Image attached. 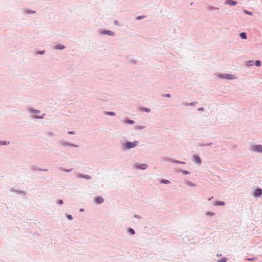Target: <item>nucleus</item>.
<instances>
[{
	"label": "nucleus",
	"instance_id": "f257e3e1",
	"mask_svg": "<svg viewBox=\"0 0 262 262\" xmlns=\"http://www.w3.org/2000/svg\"><path fill=\"white\" fill-rule=\"evenodd\" d=\"M139 144L138 141H134L133 142L125 141L121 142L120 143L121 148L122 150L126 151L131 148H135Z\"/></svg>",
	"mask_w": 262,
	"mask_h": 262
},
{
	"label": "nucleus",
	"instance_id": "f03ea898",
	"mask_svg": "<svg viewBox=\"0 0 262 262\" xmlns=\"http://www.w3.org/2000/svg\"><path fill=\"white\" fill-rule=\"evenodd\" d=\"M59 145L63 147H67V146H70V147H78L79 146L78 145H76L75 144L71 143L68 141H66L63 140H60L58 142Z\"/></svg>",
	"mask_w": 262,
	"mask_h": 262
},
{
	"label": "nucleus",
	"instance_id": "7ed1b4c3",
	"mask_svg": "<svg viewBox=\"0 0 262 262\" xmlns=\"http://www.w3.org/2000/svg\"><path fill=\"white\" fill-rule=\"evenodd\" d=\"M133 168L135 169L145 170L148 167V165L146 163H135L133 165Z\"/></svg>",
	"mask_w": 262,
	"mask_h": 262
},
{
	"label": "nucleus",
	"instance_id": "20e7f679",
	"mask_svg": "<svg viewBox=\"0 0 262 262\" xmlns=\"http://www.w3.org/2000/svg\"><path fill=\"white\" fill-rule=\"evenodd\" d=\"M206 9L209 11H213V14L214 15H217V14H219L220 13L219 12V10H220L219 8L216 7H214V6H213L211 5L208 6L206 7Z\"/></svg>",
	"mask_w": 262,
	"mask_h": 262
},
{
	"label": "nucleus",
	"instance_id": "39448f33",
	"mask_svg": "<svg viewBox=\"0 0 262 262\" xmlns=\"http://www.w3.org/2000/svg\"><path fill=\"white\" fill-rule=\"evenodd\" d=\"M262 195V189L257 188L254 191H252V195L255 198H259Z\"/></svg>",
	"mask_w": 262,
	"mask_h": 262
},
{
	"label": "nucleus",
	"instance_id": "423d86ee",
	"mask_svg": "<svg viewBox=\"0 0 262 262\" xmlns=\"http://www.w3.org/2000/svg\"><path fill=\"white\" fill-rule=\"evenodd\" d=\"M99 34L101 35H108L111 36H115V33L114 32L104 29L100 30Z\"/></svg>",
	"mask_w": 262,
	"mask_h": 262
},
{
	"label": "nucleus",
	"instance_id": "0eeeda50",
	"mask_svg": "<svg viewBox=\"0 0 262 262\" xmlns=\"http://www.w3.org/2000/svg\"><path fill=\"white\" fill-rule=\"evenodd\" d=\"M252 150L258 153H262V145L258 144V145H254L252 146L251 147Z\"/></svg>",
	"mask_w": 262,
	"mask_h": 262
},
{
	"label": "nucleus",
	"instance_id": "6e6552de",
	"mask_svg": "<svg viewBox=\"0 0 262 262\" xmlns=\"http://www.w3.org/2000/svg\"><path fill=\"white\" fill-rule=\"evenodd\" d=\"M193 162L197 164L200 165L202 163V160L198 155L195 154L193 155Z\"/></svg>",
	"mask_w": 262,
	"mask_h": 262
},
{
	"label": "nucleus",
	"instance_id": "1a4fd4ad",
	"mask_svg": "<svg viewBox=\"0 0 262 262\" xmlns=\"http://www.w3.org/2000/svg\"><path fill=\"white\" fill-rule=\"evenodd\" d=\"M76 177L77 178H80V179L84 178V179L88 180L92 179L91 176L88 175V174H84L83 173H78L76 174Z\"/></svg>",
	"mask_w": 262,
	"mask_h": 262
},
{
	"label": "nucleus",
	"instance_id": "9d476101",
	"mask_svg": "<svg viewBox=\"0 0 262 262\" xmlns=\"http://www.w3.org/2000/svg\"><path fill=\"white\" fill-rule=\"evenodd\" d=\"M94 202L96 204H101L104 202L103 198L101 196H98L95 198Z\"/></svg>",
	"mask_w": 262,
	"mask_h": 262
},
{
	"label": "nucleus",
	"instance_id": "9b49d317",
	"mask_svg": "<svg viewBox=\"0 0 262 262\" xmlns=\"http://www.w3.org/2000/svg\"><path fill=\"white\" fill-rule=\"evenodd\" d=\"M23 13L25 14L29 15L31 14H34L36 13V11L32 10L30 9L24 8L23 9Z\"/></svg>",
	"mask_w": 262,
	"mask_h": 262
},
{
	"label": "nucleus",
	"instance_id": "f8f14e48",
	"mask_svg": "<svg viewBox=\"0 0 262 262\" xmlns=\"http://www.w3.org/2000/svg\"><path fill=\"white\" fill-rule=\"evenodd\" d=\"M28 111L30 114H39L40 111L38 110H35L34 108L30 107L28 109Z\"/></svg>",
	"mask_w": 262,
	"mask_h": 262
},
{
	"label": "nucleus",
	"instance_id": "ddd939ff",
	"mask_svg": "<svg viewBox=\"0 0 262 262\" xmlns=\"http://www.w3.org/2000/svg\"><path fill=\"white\" fill-rule=\"evenodd\" d=\"M66 48V46L60 44H56L53 47L54 50H62Z\"/></svg>",
	"mask_w": 262,
	"mask_h": 262
},
{
	"label": "nucleus",
	"instance_id": "4468645a",
	"mask_svg": "<svg viewBox=\"0 0 262 262\" xmlns=\"http://www.w3.org/2000/svg\"><path fill=\"white\" fill-rule=\"evenodd\" d=\"M237 3V1H233V0H226L225 1V4L230 5V6H235Z\"/></svg>",
	"mask_w": 262,
	"mask_h": 262
},
{
	"label": "nucleus",
	"instance_id": "2eb2a0df",
	"mask_svg": "<svg viewBox=\"0 0 262 262\" xmlns=\"http://www.w3.org/2000/svg\"><path fill=\"white\" fill-rule=\"evenodd\" d=\"M165 160L166 161H169V162L173 163H175V164H179V163H180V161L176 160H174V159H171V158H168V157L165 158Z\"/></svg>",
	"mask_w": 262,
	"mask_h": 262
},
{
	"label": "nucleus",
	"instance_id": "dca6fc26",
	"mask_svg": "<svg viewBox=\"0 0 262 262\" xmlns=\"http://www.w3.org/2000/svg\"><path fill=\"white\" fill-rule=\"evenodd\" d=\"M226 79L228 80H233L236 79V76L232 74H226Z\"/></svg>",
	"mask_w": 262,
	"mask_h": 262
},
{
	"label": "nucleus",
	"instance_id": "f3484780",
	"mask_svg": "<svg viewBox=\"0 0 262 262\" xmlns=\"http://www.w3.org/2000/svg\"><path fill=\"white\" fill-rule=\"evenodd\" d=\"M124 123L126 124H134L135 122L134 120H130L128 118H125L124 119Z\"/></svg>",
	"mask_w": 262,
	"mask_h": 262
},
{
	"label": "nucleus",
	"instance_id": "a211bd4d",
	"mask_svg": "<svg viewBox=\"0 0 262 262\" xmlns=\"http://www.w3.org/2000/svg\"><path fill=\"white\" fill-rule=\"evenodd\" d=\"M214 205L215 206H224L225 203L224 201H216L214 202Z\"/></svg>",
	"mask_w": 262,
	"mask_h": 262
},
{
	"label": "nucleus",
	"instance_id": "6ab92c4d",
	"mask_svg": "<svg viewBox=\"0 0 262 262\" xmlns=\"http://www.w3.org/2000/svg\"><path fill=\"white\" fill-rule=\"evenodd\" d=\"M127 232L129 234L132 235H135L136 233L135 230L132 228H128L127 229Z\"/></svg>",
	"mask_w": 262,
	"mask_h": 262
},
{
	"label": "nucleus",
	"instance_id": "aec40b11",
	"mask_svg": "<svg viewBox=\"0 0 262 262\" xmlns=\"http://www.w3.org/2000/svg\"><path fill=\"white\" fill-rule=\"evenodd\" d=\"M239 37L243 39H246L247 38V33L246 32H242L239 34Z\"/></svg>",
	"mask_w": 262,
	"mask_h": 262
},
{
	"label": "nucleus",
	"instance_id": "412c9836",
	"mask_svg": "<svg viewBox=\"0 0 262 262\" xmlns=\"http://www.w3.org/2000/svg\"><path fill=\"white\" fill-rule=\"evenodd\" d=\"M185 184L190 187H194L196 186L195 184H194L189 181H188V180L185 182Z\"/></svg>",
	"mask_w": 262,
	"mask_h": 262
},
{
	"label": "nucleus",
	"instance_id": "4be33fe9",
	"mask_svg": "<svg viewBox=\"0 0 262 262\" xmlns=\"http://www.w3.org/2000/svg\"><path fill=\"white\" fill-rule=\"evenodd\" d=\"M15 193H16L18 195H21V196H24L26 194V193L25 191L18 190H17V191H15Z\"/></svg>",
	"mask_w": 262,
	"mask_h": 262
},
{
	"label": "nucleus",
	"instance_id": "5701e85b",
	"mask_svg": "<svg viewBox=\"0 0 262 262\" xmlns=\"http://www.w3.org/2000/svg\"><path fill=\"white\" fill-rule=\"evenodd\" d=\"M140 110L142 112H146V113H149V112H150V108H147V107H141Z\"/></svg>",
	"mask_w": 262,
	"mask_h": 262
},
{
	"label": "nucleus",
	"instance_id": "b1692460",
	"mask_svg": "<svg viewBox=\"0 0 262 262\" xmlns=\"http://www.w3.org/2000/svg\"><path fill=\"white\" fill-rule=\"evenodd\" d=\"M160 183L161 184H168L170 183V182L169 180H168L162 179L160 181Z\"/></svg>",
	"mask_w": 262,
	"mask_h": 262
},
{
	"label": "nucleus",
	"instance_id": "393cba45",
	"mask_svg": "<svg viewBox=\"0 0 262 262\" xmlns=\"http://www.w3.org/2000/svg\"><path fill=\"white\" fill-rule=\"evenodd\" d=\"M104 114L106 115L113 116H115L116 115L115 113L114 112H107V111L104 112Z\"/></svg>",
	"mask_w": 262,
	"mask_h": 262
},
{
	"label": "nucleus",
	"instance_id": "a878e982",
	"mask_svg": "<svg viewBox=\"0 0 262 262\" xmlns=\"http://www.w3.org/2000/svg\"><path fill=\"white\" fill-rule=\"evenodd\" d=\"M10 142L7 141H0V145H9Z\"/></svg>",
	"mask_w": 262,
	"mask_h": 262
},
{
	"label": "nucleus",
	"instance_id": "bb28decb",
	"mask_svg": "<svg viewBox=\"0 0 262 262\" xmlns=\"http://www.w3.org/2000/svg\"><path fill=\"white\" fill-rule=\"evenodd\" d=\"M254 64V62L253 60H249L247 62V66L248 67H251Z\"/></svg>",
	"mask_w": 262,
	"mask_h": 262
},
{
	"label": "nucleus",
	"instance_id": "cd10ccee",
	"mask_svg": "<svg viewBox=\"0 0 262 262\" xmlns=\"http://www.w3.org/2000/svg\"><path fill=\"white\" fill-rule=\"evenodd\" d=\"M179 171L182 172L184 175H187L190 173L189 171L186 170L180 169Z\"/></svg>",
	"mask_w": 262,
	"mask_h": 262
},
{
	"label": "nucleus",
	"instance_id": "c85d7f7f",
	"mask_svg": "<svg viewBox=\"0 0 262 262\" xmlns=\"http://www.w3.org/2000/svg\"><path fill=\"white\" fill-rule=\"evenodd\" d=\"M40 168H37L36 167V166H32L30 167V169L31 171H38V169H39Z\"/></svg>",
	"mask_w": 262,
	"mask_h": 262
},
{
	"label": "nucleus",
	"instance_id": "c756f323",
	"mask_svg": "<svg viewBox=\"0 0 262 262\" xmlns=\"http://www.w3.org/2000/svg\"><path fill=\"white\" fill-rule=\"evenodd\" d=\"M217 76L222 79H226V74H217Z\"/></svg>",
	"mask_w": 262,
	"mask_h": 262
},
{
	"label": "nucleus",
	"instance_id": "7c9ffc66",
	"mask_svg": "<svg viewBox=\"0 0 262 262\" xmlns=\"http://www.w3.org/2000/svg\"><path fill=\"white\" fill-rule=\"evenodd\" d=\"M212 144V143H207V144L201 143V144H200L199 145V146L200 147H202L207 146H210V145H211Z\"/></svg>",
	"mask_w": 262,
	"mask_h": 262
},
{
	"label": "nucleus",
	"instance_id": "2f4dec72",
	"mask_svg": "<svg viewBox=\"0 0 262 262\" xmlns=\"http://www.w3.org/2000/svg\"><path fill=\"white\" fill-rule=\"evenodd\" d=\"M261 61L259 60H257L254 62V65L256 67H260L261 66Z\"/></svg>",
	"mask_w": 262,
	"mask_h": 262
},
{
	"label": "nucleus",
	"instance_id": "473e14b6",
	"mask_svg": "<svg viewBox=\"0 0 262 262\" xmlns=\"http://www.w3.org/2000/svg\"><path fill=\"white\" fill-rule=\"evenodd\" d=\"M206 215L208 216H213L214 215V213L211 211H207L206 213Z\"/></svg>",
	"mask_w": 262,
	"mask_h": 262
},
{
	"label": "nucleus",
	"instance_id": "72a5a7b5",
	"mask_svg": "<svg viewBox=\"0 0 262 262\" xmlns=\"http://www.w3.org/2000/svg\"><path fill=\"white\" fill-rule=\"evenodd\" d=\"M145 128V126H139V125H137V126H135V128L136 129H138V130H141V129H143Z\"/></svg>",
	"mask_w": 262,
	"mask_h": 262
},
{
	"label": "nucleus",
	"instance_id": "f704fd0d",
	"mask_svg": "<svg viewBox=\"0 0 262 262\" xmlns=\"http://www.w3.org/2000/svg\"><path fill=\"white\" fill-rule=\"evenodd\" d=\"M228 260V258L224 257H222L220 260H218L217 262H227V260Z\"/></svg>",
	"mask_w": 262,
	"mask_h": 262
},
{
	"label": "nucleus",
	"instance_id": "c9c22d12",
	"mask_svg": "<svg viewBox=\"0 0 262 262\" xmlns=\"http://www.w3.org/2000/svg\"><path fill=\"white\" fill-rule=\"evenodd\" d=\"M45 51L42 50V51H39L35 52V54L36 55H43L45 54Z\"/></svg>",
	"mask_w": 262,
	"mask_h": 262
},
{
	"label": "nucleus",
	"instance_id": "e433bc0d",
	"mask_svg": "<svg viewBox=\"0 0 262 262\" xmlns=\"http://www.w3.org/2000/svg\"><path fill=\"white\" fill-rule=\"evenodd\" d=\"M45 114H42L41 116H35L34 118L35 119H43L45 118Z\"/></svg>",
	"mask_w": 262,
	"mask_h": 262
},
{
	"label": "nucleus",
	"instance_id": "4c0bfd02",
	"mask_svg": "<svg viewBox=\"0 0 262 262\" xmlns=\"http://www.w3.org/2000/svg\"><path fill=\"white\" fill-rule=\"evenodd\" d=\"M243 12L246 14H248V15H252V12H251V11H249L248 10H244Z\"/></svg>",
	"mask_w": 262,
	"mask_h": 262
},
{
	"label": "nucleus",
	"instance_id": "58836bf2",
	"mask_svg": "<svg viewBox=\"0 0 262 262\" xmlns=\"http://www.w3.org/2000/svg\"><path fill=\"white\" fill-rule=\"evenodd\" d=\"M146 17L145 15H140L136 17V20H139L144 18Z\"/></svg>",
	"mask_w": 262,
	"mask_h": 262
},
{
	"label": "nucleus",
	"instance_id": "ea45409f",
	"mask_svg": "<svg viewBox=\"0 0 262 262\" xmlns=\"http://www.w3.org/2000/svg\"><path fill=\"white\" fill-rule=\"evenodd\" d=\"M61 169L62 171H65V172H70L72 171V170L73 169V168H71V169H66V168H61Z\"/></svg>",
	"mask_w": 262,
	"mask_h": 262
},
{
	"label": "nucleus",
	"instance_id": "a19ab883",
	"mask_svg": "<svg viewBox=\"0 0 262 262\" xmlns=\"http://www.w3.org/2000/svg\"><path fill=\"white\" fill-rule=\"evenodd\" d=\"M66 216H67V219L69 220H72L73 219V216L71 214H67Z\"/></svg>",
	"mask_w": 262,
	"mask_h": 262
},
{
	"label": "nucleus",
	"instance_id": "79ce46f5",
	"mask_svg": "<svg viewBox=\"0 0 262 262\" xmlns=\"http://www.w3.org/2000/svg\"><path fill=\"white\" fill-rule=\"evenodd\" d=\"M57 203L58 205H61L63 204V200H59L57 201Z\"/></svg>",
	"mask_w": 262,
	"mask_h": 262
},
{
	"label": "nucleus",
	"instance_id": "37998d69",
	"mask_svg": "<svg viewBox=\"0 0 262 262\" xmlns=\"http://www.w3.org/2000/svg\"><path fill=\"white\" fill-rule=\"evenodd\" d=\"M47 135L50 137H53L54 136V133L52 132H49L47 133Z\"/></svg>",
	"mask_w": 262,
	"mask_h": 262
},
{
	"label": "nucleus",
	"instance_id": "c03bdc74",
	"mask_svg": "<svg viewBox=\"0 0 262 262\" xmlns=\"http://www.w3.org/2000/svg\"><path fill=\"white\" fill-rule=\"evenodd\" d=\"M198 103L196 102H192L190 103H189V106H194L195 105Z\"/></svg>",
	"mask_w": 262,
	"mask_h": 262
},
{
	"label": "nucleus",
	"instance_id": "a18cd8bd",
	"mask_svg": "<svg viewBox=\"0 0 262 262\" xmlns=\"http://www.w3.org/2000/svg\"><path fill=\"white\" fill-rule=\"evenodd\" d=\"M163 97H166V98H170L171 95L169 94H166L163 95Z\"/></svg>",
	"mask_w": 262,
	"mask_h": 262
},
{
	"label": "nucleus",
	"instance_id": "49530a36",
	"mask_svg": "<svg viewBox=\"0 0 262 262\" xmlns=\"http://www.w3.org/2000/svg\"><path fill=\"white\" fill-rule=\"evenodd\" d=\"M136 218H137V219H142V217L140 215H137V214H135L134 216Z\"/></svg>",
	"mask_w": 262,
	"mask_h": 262
},
{
	"label": "nucleus",
	"instance_id": "de8ad7c7",
	"mask_svg": "<svg viewBox=\"0 0 262 262\" xmlns=\"http://www.w3.org/2000/svg\"><path fill=\"white\" fill-rule=\"evenodd\" d=\"M48 170V169H43V168H40L38 169V171H47Z\"/></svg>",
	"mask_w": 262,
	"mask_h": 262
},
{
	"label": "nucleus",
	"instance_id": "09e8293b",
	"mask_svg": "<svg viewBox=\"0 0 262 262\" xmlns=\"http://www.w3.org/2000/svg\"><path fill=\"white\" fill-rule=\"evenodd\" d=\"M68 134H69V135H74L75 134V132H74V131H69V132H68Z\"/></svg>",
	"mask_w": 262,
	"mask_h": 262
},
{
	"label": "nucleus",
	"instance_id": "8fccbe9b",
	"mask_svg": "<svg viewBox=\"0 0 262 262\" xmlns=\"http://www.w3.org/2000/svg\"><path fill=\"white\" fill-rule=\"evenodd\" d=\"M114 23L116 26H119V21L118 20H115L114 21Z\"/></svg>",
	"mask_w": 262,
	"mask_h": 262
},
{
	"label": "nucleus",
	"instance_id": "3c124183",
	"mask_svg": "<svg viewBox=\"0 0 262 262\" xmlns=\"http://www.w3.org/2000/svg\"><path fill=\"white\" fill-rule=\"evenodd\" d=\"M182 104V105H184V106H189V103L185 102H183Z\"/></svg>",
	"mask_w": 262,
	"mask_h": 262
},
{
	"label": "nucleus",
	"instance_id": "603ef678",
	"mask_svg": "<svg viewBox=\"0 0 262 262\" xmlns=\"http://www.w3.org/2000/svg\"><path fill=\"white\" fill-rule=\"evenodd\" d=\"M198 111H204V107H199L198 109Z\"/></svg>",
	"mask_w": 262,
	"mask_h": 262
},
{
	"label": "nucleus",
	"instance_id": "864d4df0",
	"mask_svg": "<svg viewBox=\"0 0 262 262\" xmlns=\"http://www.w3.org/2000/svg\"><path fill=\"white\" fill-rule=\"evenodd\" d=\"M255 259H256V257H252V258H248V259H247V260L249 261H252Z\"/></svg>",
	"mask_w": 262,
	"mask_h": 262
},
{
	"label": "nucleus",
	"instance_id": "5fc2aeb1",
	"mask_svg": "<svg viewBox=\"0 0 262 262\" xmlns=\"http://www.w3.org/2000/svg\"><path fill=\"white\" fill-rule=\"evenodd\" d=\"M79 211H80V212H83L84 211V208H80L79 209Z\"/></svg>",
	"mask_w": 262,
	"mask_h": 262
},
{
	"label": "nucleus",
	"instance_id": "6e6d98bb",
	"mask_svg": "<svg viewBox=\"0 0 262 262\" xmlns=\"http://www.w3.org/2000/svg\"><path fill=\"white\" fill-rule=\"evenodd\" d=\"M180 164H185L186 163L185 162H183V161H180Z\"/></svg>",
	"mask_w": 262,
	"mask_h": 262
},
{
	"label": "nucleus",
	"instance_id": "4d7b16f0",
	"mask_svg": "<svg viewBox=\"0 0 262 262\" xmlns=\"http://www.w3.org/2000/svg\"><path fill=\"white\" fill-rule=\"evenodd\" d=\"M17 191V190H15V189H12L11 190V191H12V192H15V191Z\"/></svg>",
	"mask_w": 262,
	"mask_h": 262
},
{
	"label": "nucleus",
	"instance_id": "13d9d810",
	"mask_svg": "<svg viewBox=\"0 0 262 262\" xmlns=\"http://www.w3.org/2000/svg\"><path fill=\"white\" fill-rule=\"evenodd\" d=\"M212 199H213V196H211L208 199L209 201H210Z\"/></svg>",
	"mask_w": 262,
	"mask_h": 262
},
{
	"label": "nucleus",
	"instance_id": "bf43d9fd",
	"mask_svg": "<svg viewBox=\"0 0 262 262\" xmlns=\"http://www.w3.org/2000/svg\"><path fill=\"white\" fill-rule=\"evenodd\" d=\"M221 255H222V254H217V256H221Z\"/></svg>",
	"mask_w": 262,
	"mask_h": 262
}]
</instances>
